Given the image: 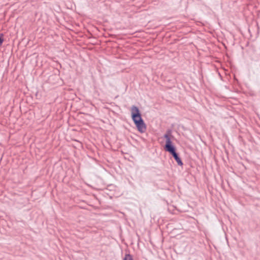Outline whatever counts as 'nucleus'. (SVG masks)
Returning a JSON list of instances; mask_svg holds the SVG:
<instances>
[{"mask_svg":"<svg viewBox=\"0 0 260 260\" xmlns=\"http://www.w3.org/2000/svg\"><path fill=\"white\" fill-rule=\"evenodd\" d=\"M131 117L137 128L140 133L146 132V125L142 118L141 113L138 107L133 105L131 107Z\"/></svg>","mask_w":260,"mask_h":260,"instance_id":"1","label":"nucleus"},{"mask_svg":"<svg viewBox=\"0 0 260 260\" xmlns=\"http://www.w3.org/2000/svg\"><path fill=\"white\" fill-rule=\"evenodd\" d=\"M164 148L166 151L169 152L171 155L177 152L176 147L173 144L171 139H167V140L166 141Z\"/></svg>","mask_w":260,"mask_h":260,"instance_id":"2","label":"nucleus"},{"mask_svg":"<svg viewBox=\"0 0 260 260\" xmlns=\"http://www.w3.org/2000/svg\"><path fill=\"white\" fill-rule=\"evenodd\" d=\"M171 155L173 157V158L175 160V161L177 162L178 166H183V163L181 158L180 157L179 154L177 152L172 154Z\"/></svg>","mask_w":260,"mask_h":260,"instance_id":"3","label":"nucleus"},{"mask_svg":"<svg viewBox=\"0 0 260 260\" xmlns=\"http://www.w3.org/2000/svg\"><path fill=\"white\" fill-rule=\"evenodd\" d=\"M173 137L172 135V130L168 129L166 133V134L164 135V138L166 139V141L167 140V139H171V137Z\"/></svg>","mask_w":260,"mask_h":260,"instance_id":"4","label":"nucleus"},{"mask_svg":"<svg viewBox=\"0 0 260 260\" xmlns=\"http://www.w3.org/2000/svg\"><path fill=\"white\" fill-rule=\"evenodd\" d=\"M123 260H134L133 256L129 253H126L123 258Z\"/></svg>","mask_w":260,"mask_h":260,"instance_id":"5","label":"nucleus"},{"mask_svg":"<svg viewBox=\"0 0 260 260\" xmlns=\"http://www.w3.org/2000/svg\"><path fill=\"white\" fill-rule=\"evenodd\" d=\"M3 36H4L3 34H0V46L2 45V44H3V43L4 41Z\"/></svg>","mask_w":260,"mask_h":260,"instance_id":"6","label":"nucleus"}]
</instances>
